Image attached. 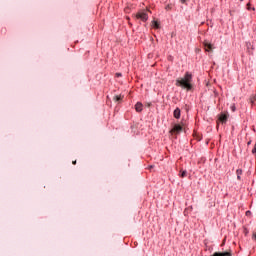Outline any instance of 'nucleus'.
<instances>
[{"label":"nucleus","instance_id":"f257e3e1","mask_svg":"<svg viewBox=\"0 0 256 256\" xmlns=\"http://www.w3.org/2000/svg\"><path fill=\"white\" fill-rule=\"evenodd\" d=\"M193 81V75L191 73L186 72L183 78H178L176 80V87H182V89H186L187 91H191L193 89V85L191 84Z\"/></svg>","mask_w":256,"mask_h":256},{"label":"nucleus","instance_id":"f03ea898","mask_svg":"<svg viewBox=\"0 0 256 256\" xmlns=\"http://www.w3.org/2000/svg\"><path fill=\"white\" fill-rule=\"evenodd\" d=\"M136 19H140V21H147V19H149V16L147 15V13L145 11L142 12H138L136 14Z\"/></svg>","mask_w":256,"mask_h":256},{"label":"nucleus","instance_id":"7ed1b4c3","mask_svg":"<svg viewBox=\"0 0 256 256\" xmlns=\"http://www.w3.org/2000/svg\"><path fill=\"white\" fill-rule=\"evenodd\" d=\"M227 119H229V113H221L219 116L220 123H227Z\"/></svg>","mask_w":256,"mask_h":256},{"label":"nucleus","instance_id":"20e7f679","mask_svg":"<svg viewBox=\"0 0 256 256\" xmlns=\"http://www.w3.org/2000/svg\"><path fill=\"white\" fill-rule=\"evenodd\" d=\"M181 131H183V126L176 124L174 125L170 133H181Z\"/></svg>","mask_w":256,"mask_h":256},{"label":"nucleus","instance_id":"39448f33","mask_svg":"<svg viewBox=\"0 0 256 256\" xmlns=\"http://www.w3.org/2000/svg\"><path fill=\"white\" fill-rule=\"evenodd\" d=\"M211 256H233V253H231V251H229V252H215Z\"/></svg>","mask_w":256,"mask_h":256},{"label":"nucleus","instance_id":"423d86ee","mask_svg":"<svg viewBox=\"0 0 256 256\" xmlns=\"http://www.w3.org/2000/svg\"><path fill=\"white\" fill-rule=\"evenodd\" d=\"M204 48H205V51H208V53H209V52L213 51V44L205 41L204 42Z\"/></svg>","mask_w":256,"mask_h":256},{"label":"nucleus","instance_id":"0eeeda50","mask_svg":"<svg viewBox=\"0 0 256 256\" xmlns=\"http://www.w3.org/2000/svg\"><path fill=\"white\" fill-rule=\"evenodd\" d=\"M173 115H174L175 119H180L181 118V109L176 108L173 112Z\"/></svg>","mask_w":256,"mask_h":256},{"label":"nucleus","instance_id":"6e6552de","mask_svg":"<svg viewBox=\"0 0 256 256\" xmlns=\"http://www.w3.org/2000/svg\"><path fill=\"white\" fill-rule=\"evenodd\" d=\"M135 110L137 111V113H141V111H143V104L141 102H138L135 105Z\"/></svg>","mask_w":256,"mask_h":256},{"label":"nucleus","instance_id":"1a4fd4ad","mask_svg":"<svg viewBox=\"0 0 256 256\" xmlns=\"http://www.w3.org/2000/svg\"><path fill=\"white\" fill-rule=\"evenodd\" d=\"M123 95H116V96H114V101H116V102H119V101H123Z\"/></svg>","mask_w":256,"mask_h":256},{"label":"nucleus","instance_id":"9d476101","mask_svg":"<svg viewBox=\"0 0 256 256\" xmlns=\"http://www.w3.org/2000/svg\"><path fill=\"white\" fill-rule=\"evenodd\" d=\"M236 175H237V179H241V175H243V170L238 169V170L236 171Z\"/></svg>","mask_w":256,"mask_h":256},{"label":"nucleus","instance_id":"9b49d317","mask_svg":"<svg viewBox=\"0 0 256 256\" xmlns=\"http://www.w3.org/2000/svg\"><path fill=\"white\" fill-rule=\"evenodd\" d=\"M152 26H153L155 29H159V23H158L156 20L152 21Z\"/></svg>","mask_w":256,"mask_h":256},{"label":"nucleus","instance_id":"f8f14e48","mask_svg":"<svg viewBox=\"0 0 256 256\" xmlns=\"http://www.w3.org/2000/svg\"><path fill=\"white\" fill-rule=\"evenodd\" d=\"M180 177L182 178L187 177V170L180 171Z\"/></svg>","mask_w":256,"mask_h":256},{"label":"nucleus","instance_id":"ddd939ff","mask_svg":"<svg viewBox=\"0 0 256 256\" xmlns=\"http://www.w3.org/2000/svg\"><path fill=\"white\" fill-rule=\"evenodd\" d=\"M247 9H248V11H251V9H252L251 3H248V4H247ZM253 11H255V8H253Z\"/></svg>","mask_w":256,"mask_h":256},{"label":"nucleus","instance_id":"4468645a","mask_svg":"<svg viewBox=\"0 0 256 256\" xmlns=\"http://www.w3.org/2000/svg\"><path fill=\"white\" fill-rule=\"evenodd\" d=\"M256 102V98L255 97H251L250 98V103L253 105V103H255Z\"/></svg>","mask_w":256,"mask_h":256},{"label":"nucleus","instance_id":"2eb2a0df","mask_svg":"<svg viewBox=\"0 0 256 256\" xmlns=\"http://www.w3.org/2000/svg\"><path fill=\"white\" fill-rule=\"evenodd\" d=\"M252 153H253V155H256V144H255L254 148L252 149Z\"/></svg>","mask_w":256,"mask_h":256},{"label":"nucleus","instance_id":"dca6fc26","mask_svg":"<svg viewBox=\"0 0 256 256\" xmlns=\"http://www.w3.org/2000/svg\"><path fill=\"white\" fill-rule=\"evenodd\" d=\"M252 239H254V241L256 242V232L253 233Z\"/></svg>","mask_w":256,"mask_h":256},{"label":"nucleus","instance_id":"f3484780","mask_svg":"<svg viewBox=\"0 0 256 256\" xmlns=\"http://www.w3.org/2000/svg\"><path fill=\"white\" fill-rule=\"evenodd\" d=\"M166 10H167V11L171 10V5H167V6H166Z\"/></svg>","mask_w":256,"mask_h":256},{"label":"nucleus","instance_id":"a211bd4d","mask_svg":"<svg viewBox=\"0 0 256 256\" xmlns=\"http://www.w3.org/2000/svg\"><path fill=\"white\" fill-rule=\"evenodd\" d=\"M72 165H77V160H74V161L72 162Z\"/></svg>","mask_w":256,"mask_h":256},{"label":"nucleus","instance_id":"6ab92c4d","mask_svg":"<svg viewBox=\"0 0 256 256\" xmlns=\"http://www.w3.org/2000/svg\"><path fill=\"white\" fill-rule=\"evenodd\" d=\"M116 76H117V77H121V73H117Z\"/></svg>","mask_w":256,"mask_h":256},{"label":"nucleus","instance_id":"aec40b11","mask_svg":"<svg viewBox=\"0 0 256 256\" xmlns=\"http://www.w3.org/2000/svg\"><path fill=\"white\" fill-rule=\"evenodd\" d=\"M250 213H251V211H247V212H246V215H249Z\"/></svg>","mask_w":256,"mask_h":256},{"label":"nucleus","instance_id":"412c9836","mask_svg":"<svg viewBox=\"0 0 256 256\" xmlns=\"http://www.w3.org/2000/svg\"><path fill=\"white\" fill-rule=\"evenodd\" d=\"M232 111H235V106L232 107Z\"/></svg>","mask_w":256,"mask_h":256},{"label":"nucleus","instance_id":"4be33fe9","mask_svg":"<svg viewBox=\"0 0 256 256\" xmlns=\"http://www.w3.org/2000/svg\"><path fill=\"white\" fill-rule=\"evenodd\" d=\"M181 3H185V0H181Z\"/></svg>","mask_w":256,"mask_h":256},{"label":"nucleus","instance_id":"5701e85b","mask_svg":"<svg viewBox=\"0 0 256 256\" xmlns=\"http://www.w3.org/2000/svg\"><path fill=\"white\" fill-rule=\"evenodd\" d=\"M240 1H243V0H240Z\"/></svg>","mask_w":256,"mask_h":256}]
</instances>
